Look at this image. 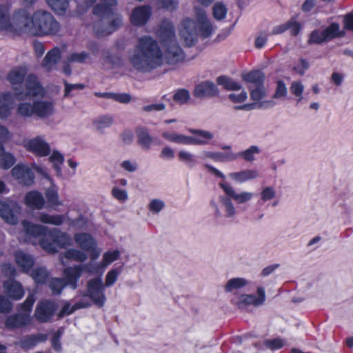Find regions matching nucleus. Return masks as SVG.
Instances as JSON below:
<instances>
[{"label":"nucleus","instance_id":"39448f33","mask_svg":"<svg viewBox=\"0 0 353 353\" xmlns=\"http://www.w3.org/2000/svg\"><path fill=\"white\" fill-rule=\"evenodd\" d=\"M59 23L52 14L44 10H37L32 14V35H55L60 30Z\"/></svg>","mask_w":353,"mask_h":353},{"label":"nucleus","instance_id":"4468645a","mask_svg":"<svg viewBox=\"0 0 353 353\" xmlns=\"http://www.w3.org/2000/svg\"><path fill=\"white\" fill-rule=\"evenodd\" d=\"M256 292L258 296L252 294H241L238 297L235 304L241 310H245L251 305L256 307L263 305L265 301L264 288L261 286L257 287Z\"/></svg>","mask_w":353,"mask_h":353},{"label":"nucleus","instance_id":"f8f14e48","mask_svg":"<svg viewBox=\"0 0 353 353\" xmlns=\"http://www.w3.org/2000/svg\"><path fill=\"white\" fill-rule=\"evenodd\" d=\"M21 208L13 201H0V216L8 223L15 225L18 222V214Z\"/></svg>","mask_w":353,"mask_h":353},{"label":"nucleus","instance_id":"8fccbe9b","mask_svg":"<svg viewBox=\"0 0 353 353\" xmlns=\"http://www.w3.org/2000/svg\"><path fill=\"white\" fill-rule=\"evenodd\" d=\"M17 113L21 117H31L33 114H35L34 102L32 104L21 103L17 107Z\"/></svg>","mask_w":353,"mask_h":353},{"label":"nucleus","instance_id":"aec40b11","mask_svg":"<svg viewBox=\"0 0 353 353\" xmlns=\"http://www.w3.org/2000/svg\"><path fill=\"white\" fill-rule=\"evenodd\" d=\"M26 147L29 151L37 156L46 157L50 153V147L42 137H37L30 139Z\"/></svg>","mask_w":353,"mask_h":353},{"label":"nucleus","instance_id":"0eeeda50","mask_svg":"<svg viewBox=\"0 0 353 353\" xmlns=\"http://www.w3.org/2000/svg\"><path fill=\"white\" fill-rule=\"evenodd\" d=\"M103 272L99 276L89 279L86 283V290L84 296L89 297L93 303L99 307H102L106 301L105 294V286L102 279Z\"/></svg>","mask_w":353,"mask_h":353},{"label":"nucleus","instance_id":"423d86ee","mask_svg":"<svg viewBox=\"0 0 353 353\" xmlns=\"http://www.w3.org/2000/svg\"><path fill=\"white\" fill-rule=\"evenodd\" d=\"M189 131L194 134L202 137L203 139L194 137L177 134L176 132H163L162 134V137L168 141L178 144L196 145H206L208 144V140H211L214 138L213 133L210 132V131L195 129H190Z\"/></svg>","mask_w":353,"mask_h":353},{"label":"nucleus","instance_id":"09e8293b","mask_svg":"<svg viewBox=\"0 0 353 353\" xmlns=\"http://www.w3.org/2000/svg\"><path fill=\"white\" fill-rule=\"evenodd\" d=\"M179 159L188 168H193L196 164L194 155L189 152L181 150L178 154Z\"/></svg>","mask_w":353,"mask_h":353},{"label":"nucleus","instance_id":"603ef678","mask_svg":"<svg viewBox=\"0 0 353 353\" xmlns=\"http://www.w3.org/2000/svg\"><path fill=\"white\" fill-rule=\"evenodd\" d=\"M31 276L36 283H44L49 276V273L46 268L41 267L34 269Z\"/></svg>","mask_w":353,"mask_h":353},{"label":"nucleus","instance_id":"58836bf2","mask_svg":"<svg viewBox=\"0 0 353 353\" xmlns=\"http://www.w3.org/2000/svg\"><path fill=\"white\" fill-rule=\"evenodd\" d=\"M248 284V281L244 278H233L228 281L225 285V291L231 292L235 290L241 289Z\"/></svg>","mask_w":353,"mask_h":353},{"label":"nucleus","instance_id":"b1692460","mask_svg":"<svg viewBox=\"0 0 353 353\" xmlns=\"http://www.w3.org/2000/svg\"><path fill=\"white\" fill-rule=\"evenodd\" d=\"M21 224L27 235L25 241H28L30 237L46 235L47 232L48 228L41 225L34 224L28 221H23Z\"/></svg>","mask_w":353,"mask_h":353},{"label":"nucleus","instance_id":"ddd939ff","mask_svg":"<svg viewBox=\"0 0 353 353\" xmlns=\"http://www.w3.org/2000/svg\"><path fill=\"white\" fill-rule=\"evenodd\" d=\"M157 37L162 46L176 43L175 27L170 20H163L157 32Z\"/></svg>","mask_w":353,"mask_h":353},{"label":"nucleus","instance_id":"f03ea898","mask_svg":"<svg viewBox=\"0 0 353 353\" xmlns=\"http://www.w3.org/2000/svg\"><path fill=\"white\" fill-rule=\"evenodd\" d=\"M219 186L225 194L219 195L216 199H211L210 201V205L216 219H234L237 210L232 200L237 204H243L251 201L253 197V194L250 192H236L231 185L224 181L219 183Z\"/></svg>","mask_w":353,"mask_h":353},{"label":"nucleus","instance_id":"a18cd8bd","mask_svg":"<svg viewBox=\"0 0 353 353\" xmlns=\"http://www.w3.org/2000/svg\"><path fill=\"white\" fill-rule=\"evenodd\" d=\"M248 89L250 91V97L253 101H259L266 96L264 84L256 86L250 85Z\"/></svg>","mask_w":353,"mask_h":353},{"label":"nucleus","instance_id":"0e129e2a","mask_svg":"<svg viewBox=\"0 0 353 353\" xmlns=\"http://www.w3.org/2000/svg\"><path fill=\"white\" fill-rule=\"evenodd\" d=\"M148 208L152 213L158 214L165 208V203L161 199H154L150 202Z\"/></svg>","mask_w":353,"mask_h":353},{"label":"nucleus","instance_id":"7c9ffc66","mask_svg":"<svg viewBox=\"0 0 353 353\" xmlns=\"http://www.w3.org/2000/svg\"><path fill=\"white\" fill-rule=\"evenodd\" d=\"M61 59V52L58 48H54L50 50L45 56L42 66L47 71H51L54 68L56 64Z\"/></svg>","mask_w":353,"mask_h":353},{"label":"nucleus","instance_id":"4c0bfd02","mask_svg":"<svg viewBox=\"0 0 353 353\" xmlns=\"http://www.w3.org/2000/svg\"><path fill=\"white\" fill-rule=\"evenodd\" d=\"M243 79L253 84V86L264 84V74L259 70L251 71L242 76Z\"/></svg>","mask_w":353,"mask_h":353},{"label":"nucleus","instance_id":"393cba45","mask_svg":"<svg viewBox=\"0 0 353 353\" xmlns=\"http://www.w3.org/2000/svg\"><path fill=\"white\" fill-rule=\"evenodd\" d=\"M114 117L111 114H102L96 117L92 121V126L100 134H103L105 129L110 128L114 124Z\"/></svg>","mask_w":353,"mask_h":353},{"label":"nucleus","instance_id":"7ed1b4c3","mask_svg":"<svg viewBox=\"0 0 353 353\" xmlns=\"http://www.w3.org/2000/svg\"><path fill=\"white\" fill-rule=\"evenodd\" d=\"M178 30L183 45L186 47H192L198 41L199 32L201 36L205 39L212 34L214 28L207 19L205 12L200 10L197 12L196 19L189 17L183 19L179 25Z\"/></svg>","mask_w":353,"mask_h":353},{"label":"nucleus","instance_id":"6e6552de","mask_svg":"<svg viewBox=\"0 0 353 353\" xmlns=\"http://www.w3.org/2000/svg\"><path fill=\"white\" fill-rule=\"evenodd\" d=\"M70 242L71 239L68 234L53 229L40 240V245L48 252L54 253L57 252V247L63 248L70 245Z\"/></svg>","mask_w":353,"mask_h":353},{"label":"nucleus","instance_id":"2eb2a0df","mask_svg":"<svg viewBox=\"0 0 353 353\" xmlns=\"http://www.w3.org/2000/svg\"><path fill=\"white\" fill-rule=\"evenodd\" d=\"M162 47L164 50L163 59H164L168 65H174L184 60V52L178 42Z\"/></svg>","mask_w":353,"mask_h":353},{"label":"nucleus","instance_id":"e2e57ef3","mask_svg":"<svg viewBox=\"0 0 353 353\" xmlns=\"http://www.w3.org/2000/svg\"><path fill=\"white\" fill-rule=\"evenodd\" d=\"M290 90L291 92L298 97V102L301 101L303 99L302 94L304 90V85L301 81H293L291 83Z\"/></svg>","mask_w":353,"mask_h":353},{"label":"nucleus","instance_id":"f704fd0d","mask_svg":"<svg viewBox=\"0 0 353 353\" xmlns=\"http://www.w3.org/2000/svg\"><path fill=\"white\" fill-rule=\"evenodd\" d=\"M101 59L103 65L110 68L119 66L121 63V58L118 54L112 53L110 49L102 50Z\"/></svg>","mask_w":353,"mask_h":353},{"label":"nucleus","instance_id":"9d476101","mask_svg":"<svg viewBox=\"0 0 353 353\" xmlns=\"http://www.w3.org/2000/svg\"><path fill=\"white\" fill-rule=\"evenodd\" d=\"M32 16L26 9H19L14 12L12 20H10L8 32L32 33Z\"/></svg>","mask_w":353,"mask_h":353},{"label":"nucleus","instance_id":"6e6d98bb","mask_svg":"<svg viewBox=\"0 0 353 353\" xmlns=\"http://www.w3.org/2000/svg\"><path fill=\"white\" fill-rule=\"evenodd\" d=\"M119 252L117 250H115L114 252H105L103 256V260L101 263V268H105L111 263L119 259Z\"/></svg>","mask_w":353,"mask_h":353},{"label":"nucleus","instance_id":"774afa93","mask_svg":"<svg viewBox=\"0 0 353 353\" xmlns=\"http://www.w3.org/2000/svg\"><path fill=\"white\" fill-rule=\"evenodd\" d=\"M120 273V271L117 269H112L110 270L106 276H105V287H110L116 282L117 277Z\"/></svg>","mask_w":353,"mask_h":353},{"label":"nucleus","instance_id":"72a5a7b5","mask_svg":"<svg viewBox=\"0 0 353 353\" xmlns=\"http://www.w3.org/2000/svg\"><path fill=\"white\" fill-rule=\"evenodd\" d=\"M27 74V69L25 67L14 68L8 74V80L15 88H18L24 81L25 77Z\"/></svg>","mask_w":353,"mask_h":353},{"label":"nucleus","instance_id":"864d4df0","mask_svg":"<svg viewBox=\"0 0 353 353\" xmlns=\"http://www.w3.org/2000/svg\"><path fill=\"white\" fill-rule=\"evenodd\" d=\"M238 155H236L232 151L227 152H216L215 161L216 162H229L236 160Z\"/></svg>","mask_w":353,"mask_h":353},{"label":"nucleus","instance_id":"c9c22d12","mask_svg":"<svg viewBox=\"0 0 353 353\" xmlns=\"http://www.w3.org/2000/svg\"><path fill=\"white\" fill-rule=\"evenodd\" d=\"M64 219L65 216L63 214L50 215L45 212L39 213L37 216L38 221L57 226L61 225L64 222Z\"/></svg>","mask_w":353,"mask_h":353},{"label":"nucleus","instance_id":"69168bd1","mask_svg":"<svg viewBox=\"0 0 353 353\" xmlns=\"http://www.w3.org/2000/svg\"><path fill=\"white\" fill-rule=\"evenodd\" d=\"M81 267H83V271L85 270V272L90 273V274H101L103 270H101V263H96L93 262H90L83 265H81Z\"/></svg>","mask_w":353,"mask_h":353},{"label":"nucleus","instance_id":"f257e3e1","mask_svg":"<svg viewBox=\"0 0 353 353\" xmlns=\"http://www.w3.org/2000/svg\"><path fill=\"white\" fill-rule=\"evenodd\" d=\"M128 61L136 71L150 73L163 65V53L156 40L144 36L139 39Z\"/></svg>","mask_w":353,"mask_h":353},{"label":"nucleus","instance_id":"a211bd4d","mask_svg":"<svg viewBox=\"0 0 353 353\" xmlns=\"http://www.w3.org/2000/svg\"><path fill=\"white\" fill-rule=\"evenodd\" d=\"M152 14V8L150 6L144 5L134 8L130 15L131 23L136 26L145 25Z\"/></svg>","mask_w":353,"mask_h":353},{"label":"nucleus","instance_id":"5701e85b","mask_svg":"<svg viewBox=\"0 0 353 353\" xmlns=\"http://www.w3.org/2000/svg\"><path fill=\"white\" fill-rule=\"evenodd\" d=\"M83 267L77 265L72 267H68L63 270L65 281L72 290L78 288V282L81 276Z\"/></svg>","mask_w":353,"mask_h":353},{"label":"nucleus","instance_id":"680f3d73","mask_svg":"<svg viewBox=\"0 0 353 353\" xmlns=\"http://www.w3.org/2000/svg\"><path fill=\"white\" fill-rule=\"evenodd\" d=\"M276 196L275 189L272 186H266L261 190L260 197L263 202H267Z\"/></svg>","mask_w":353,"mask_h":353},{"label":"nucleus","instance_id":"e433bc0d","mask_svg":"<svg viewBox=\"0 0 353 353\" xmlns=\"http://www.w3.org/2000/svg\"><path fill=\"white\" fill-rule=\"evenodd\" d=\"M45 196L50 206L57 207L63 205V201L59 199L57 188L55 185H53L46 190Z\"/></svg>","mask_w":353,"mask_h":353},{"label":"nucleus","instance_id":"c85d7f7f","mask_svg":"<svg viewBox=\"0 0 353 353\" xmlns=\"http://www.w3.org/2000/svg\"><path fill=\"white\" fill-rule=\"evenodd\" d=\"M35 114L40 118H46L52 116L54 112V105L52 101H34Z\"/></svg>","mask_w":353,"mask_h":353},{"label":"nucleus","instance_id":"de8ad7c7","mask_svg":"<svg viewBox=\"0 0 353 353\" xmlns=\"http://www.w3.org/2000/svg\"><path fill=\"white\" fill-rule=\"evenodd\" d=\"M48 6L59 14H63L68 7V0H46Z\"/></svg>","mask_w":353,"mask_h":353},{"label":"nucleus","instance_id":"f3484780","mask_svg":"<svg viewBox=\"0 0 353 353\" xmlns=\"http://www.w3.org/2000/svg\"><path fill=\"white\" fill-rule=\"evenodd\" d=\"M216 85L210 81H204L197 84L194 90V95L199 99L212 98L219 94Z\"/></svg>","mask_w":353,"mask_h":353},{"label":"nucleus","instance_id":"a19ab883","mask_svg":"<svg viewBox=\"0 0 353 353\" xmlns=\"http://www.w3.org/2000/svg\"><path fill=\"white\" fill-rule=\"evenodd\" d=\"M10 10L8 6L0 5V30L8 31L10 28Z\"/></svg>","mask_w":353,"mask_h":353},{"label":"nucleus","instance_id":"a878e982","mask_svg":"<svg viewBox=\"0 0 353 353\" xmlns=\"http://www.w3.org/2000/svg\"><path fill=\"white\" fill-rule=\"evenodd\" d=\"M46 334H30L22 336L18 342V345L23 349H31L39 343L44 342L47 340Z\"/></svg>","mask_w":353,"mask_h":353},{"label":"nucleus","instance_id":"2f4dec72","mask_svg":"<svg viewBox=\"0 0 353 353\" xmlns=\"http://www.w3.org/2000/svg\"><path fill=\"white\" fill-rule=\"evenodd\" d=\"M15 261L23 272L29 271L34 265L33 257L21 250L16 252Z\"/></svg>","mask_w":353,"mask_h":353},{"label":"nucleus","instance_id":"5fc2aeb1","mask_svg":"<svg viewBox=\"0 0 353 353\" xmlns=\"http://www.w3.org/2000/svg\"><path fill=\"white\" fill-rule=\"evenodd\" d=\"M190 98V92L186 89L178 90L173 96V100L181 105L186 103Z\"/></svg>","mask_w":353,"mask_h":353},{"label":"nucleus","instance_id":"20e7f679","mask_svg":"<svg viewBox=\"0 0 353 353\" xmlns=\"http://www.w3.org/2000/svg\"><path fill=\"white\" fill-rule=\"evenodd\" d=\"M117 5V0H99L94 6L93 14L101 19L94 23V28L98 34H109L123 24V18L112 12V7Z\"/></svg>","mask_w":353,"mask_h":353},{"label":"nucleus","instance_id":"473e14b6","mask_svg":"<svg viewBox=\"0 0 353 353\" xmlns=\"http://www.w3.org/2000/svg\"><path fill=\"white\" fill-rule=\"evenodd\" d=\"M26 204L37 210H41L44 205V199L41 193L37 191H31L26 194L25 197Z\"/></svg>","mask_w":353,"mask_h":353},{"label":"nucleus","instance_id":"ea45409f","mask_svg":"<svg viewBox=\"0 0 353 353\" xmlns=\"http://www.w3.org/2000/svg\"><path fill=\"white\" fill-rule=\"evenodd\" d=\"M261 150L256 145H252L248 149L236 154L238 157L242 158L247 162H253L255 160V155L259 154Z\"/></svg>","mask_w":353,"mask_h":353},{"label":"nucleus","instance_id":"49530a36","mask_svg":"<svg viewBox=\"0 0 353 353\" xmlns=\"http://www.w3.org/2000/svg\"><path fill=\"white\" fill-rule=\"evenodd\" d=\"M323 31L327 40H330L336 37H341L344 35V32L340 31V26L336 23H331Z\"/></svg>","mask_w":353,"mask_h":353},{"label":"nucleus","instance_id":"338daca9","mask_svg":"<svg viewBox=\"0 0 353 353\" xmlns=\"http://www.w3.org/2000/svg\"><path fill=\"white\" fill-rule=\"evenodd\" d=\"M90 55L88 52L83 51L81 53H72L68 57V61L71 63H83L85 60L88 59Z\"/></svg>","mask_w":353,"mask_h":353},{"label":"nucleus","instance_id":"412c9836","mask_svg":"<svg viewBox=\"0 0 353 353\" xmlns=\"http://www.w3.org/2000/svg\"><path fill=\"white\" fill-rule=\"evenodd\" d=\"M3 291L11 299L18 301L24 296V290L21 284L13 279H8L3 282Z\"/></svg>","mask_w":353,"mask_h":353},{"label":"nucleus","instance_id":"1a4fd4ad","mask_svg":"<svg viewBox=\"0 0 353 353\" xmlns=\"http://www.w3.org/2000/svg\"><path fill=\"white\" fill-rule=\"evenodd\" d=\"M44 88L34 74H29L25 81V89L15 88L14 96L17 100H25L28 98L43 96Z\"/></svg>","mask_w":353,"mask_h":353},{"label":"nucleus","instance_id":"79ce46f5","mask_svg":"<svg viewBox=\"0 0 353 353\" xmlns=\"http://www.w3.org/2000/svg\"><path fill=\"white\" fill-rule=\"evenodd\" d=\"M216 82L228 90H239L241 89V85L239 83L226 76L219 77L216 79Z\"/></svg>","mask_w":353,"mask_h":353},{"label":"nucleus","instance_id":"c756f323","mask_svg":"<svg viewBox=\"0 0 353 353\" xmlns=\"http://www.w3.org/2000/svg\"><path fill=\"white\" fill-rule=\"evenodd\" d=\"M14 105V99L10 92L3 93L0 97V117L6 119L10 114Z\"/></svg>","mask_w":353,"mask_h":353},{"label":"nucleus","instance_id":"9b49d317","mask_svg":"<svg viewBox=\"0 0 353 353\" xmlns=\"http://www.w3.org/2000/svg\"><path fill=\"white\" fill-rule=\"evenodd\" d=\"M57 309L55 302L49 300L39 301L35 308L34 316L40 323H47L51 320Z\"/></svg>","mask_w":353,"mask_h":353},{"label":"nucleus","instance_id":"4d7b16f0","mask_svg":"<svg viewBox=\"0 0 353 353\" xmlns=\"http://www.w3.org/2000/svg\"><path fill=\"white\" fill-rule=\"evenodd\" d=\"M227 13L226 6L221 3H216L213 6V16L216 20H222Z\"/></svg>","mask_w":353,"mask_h":353},{"label":"nucleus","instance_id":"052dcab7","mask_svg":"<svg viewBox=\"0 0 353 353\" xmlns=\"http://www.w3.org/2000/svg\"><path fill=\"white\" fill-rule=\"evenodd\" d=\"M327 41V39L325 34L324 31L315 30L310 34V39L308 40L309 43H316L320 44L324 41Z\"/></svg>","mask_w":353,"mask_h":353},{"label":"nucleus","instance_id":"3c124183","mask_svg":"<svg viewBox=\"0 0 353 353\" xmlns=\"http://www.w3.org/2000/svg\"><path fill=\"white\" fill-rule=\"evenodd\" d=\"M50 161L52 163L53 166L57 172V175L61 174V165L63 163V156L58 151H53L52 155L49 158Z\"/></svg>","mask_w":353,"mask_h":353},{"label":"nucleus","instance_id":"bb28decb","mask_svg":"<svg viewBox=\"0 0 353 353\" xmlns=\"http://www.w3.org/2000/svg\"><path fill=\"white\" fill-rule=\"evenodd\" d=\"M228 176L234 182L243 183L257 178L259 176V172L254 169H245L239 172H231Z\"/></svg>","mask_w":353,"mask_h":353},{"label":"nucleus","instance_id":"37998d69","mask_svg":"<svg viewBox=\"0 0 353 353\" xmlns=\"http://www.w3.org/2000/svg\"><path fill=\"white\" fill-rule=\"evenodd\" d=\"M63 255L66 259L77 262H84L88 259V255L85 252L77 249L68 250L63 253Z\"/></svg>","mask_w":353,"mask_h":353},{"label":"nucleus","instance_id":"dca6fc26","mask_svg":"<svg viewBox=\"0 0 353 353\" xmlns=\"http://www.w3.org/2000/svg\"><path fill=\"white\" fill-rule=\"evenodd\" d=\"M12 176L19 183L31 185L34 183V175L32 170L26 165L18 164L12 170Z\"/></svg>","mask_w":353,"mask_h":353},{"label":"nucleus","instance_id":"13d9d810","mask_svg":"<svg viewBox=\"0 0 353 353\" xmlns=\"http://www.w3.org/2000/svg\"><path fill=\"white\" fill-rule=\"evenodd\" d=\"M35 301V295L33 293L29 294L25 301L19 305L21 310L25 312L23 314H30Z\"/></svg>","mask_w":353,"mask_h":353},{"label":"nucleus","instance_id":"4be33fe9","mask_svg":"<svg viewBox=\"0 0 353 353\" xmlns=\"http://www.w3.org/2000/svg\"><path fill=\"white\" fill-rule=\"evenodd\" d=\"M32 322L29 314L17 313L9 316L5 321L6 328L12 330L27 326Z\"/></svg>","mask_w":353,"mask_h":353},{"label":"nucleus","instance_id":"bf43d9fd","mask_svg":"<svg viewBox=\"0 0 353 353\" xmlns=\"http://www.w3.org/2000/svg\"><path fill=\"white\" fill-rule=\"evenodd\" d=\"M288 89L283 81H278L276 82V88L273 96V99H284L287 95Z\"/></svg>","mask_w":353,"mask_h":353},{"label":"nucleus","instance_id":"c03bdc74","mask_svg":"<svg viewBox=\"0 0 353 353\" xmlns=\"http://www.w3.org/2000/svg\"><path fill=\"white\" fill-rule=\"evenodd\" d=\"M66 285L65 280L59 278L52 279L48 283V287L54 295L60 294Z\"/></svg>","mask_w":353,"mask_h":353},{"label":"nucleus","instance_id":"cd10ccee","mask_svg":"<svg viewBox=\"0 0 353 353\" xmlns=\"http://www.w3.org/2000/svg\"><path fill=\"white\" fill-rule=\"evenodd\" d=\"M74 239L79 247L84 251H90L97 247L94 238L88 233H77L74 235Z\"/></svg>","mask_w":353,"mask_h":353},{"label":"nucleus","instance_id":"6ab92c4d","mask_svg":"<svg viewBox=\"0 0 353 353\" xmlns=\"http://www.w3.org/2000/svg\"><path fill=\"white\" fill-rule=\"evenodd\" d=\"M137 143L143 151H149L155 143L156 139L152 137L144 126H138L135 130Z\"/></svg>","mask_w":353,"mask_h":353}]
</instances>
